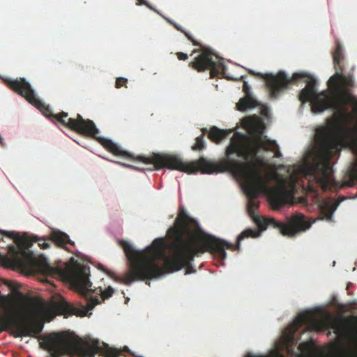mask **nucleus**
Here are the masks:
<instances>
[{
    "label": "nucleus",
    "instance_id": "f257e3e1",
    "mask_svg": "<svg viewBox=\"0 0 357 357\" xmlns=\"http://www.w3.org/2000/svg\"><path fill=\"white\" fill-rule=\"evenodd\" d=\"M255 220L260 230L245 229L238 236L235 245L213 236L203 238L201 244L197 245L190 238L192 230L198 227L197 222L183 208H180L175 225L167 230V235L173 240L170 244L171 255H166L162 238H155L152 246L143 250H135L128 242L120 240L119 245L123 249L129 266L128 271L122 277H116L115 281L130 285L136 281L156 278L165 272L173 273L183 268H185L186 274L194 273L195 270L191 263L197 255L209 252L224 260L227 258L226 249L239 250L241 241L259 236L261 231L268 227L278 229L280 234L288 237L297 234V215L289 218L287 222L260 216Z\"/></svg>",
    "mask_w": 357,
    "mask_h": 357
},
{
    "label": "nucleus",
    "instance_id": "f03ea898",
    "mask_svg": "<svg viewBox=\"0 0 357 357\" xmlns=\"http://www.w3.org/2000/svg\"><path fill=\"white\" fill-rule=\"evenodd\" d=\"M4 234L12 238L17 245L8 247V253L13 263L17 266L29 269L33 272L54 278H61L71 284L79 294L86 298V307H79L67 302L63 298L53 301L47 305L43 299L38 297H29L20 292V285L16 282L5 280L3 284L9 289L11 294L22 300L20 305V319L16 323L18 337H36L44 327V319L50 317L51 320L56 315H70L84 317L88 311L100 303L97 297H92L89 293L100 294L103 301L112 296L114 289L108 287L104 291L101 287L92 289V283L89 280L90 268L87 266H52L46 259H36L33 253L26 250L29 245L27 239L15 232L6 231Z\"/></svg>",
    "mask_w": 357,
    "mask_h": 357
},
{
    "label": "nucleus",
    "instance_id": "7ed1b4c3",
    "mask_svg": "<svg viewBox=\"0 0 357 357\" xmlns=\"http://www.w3.org/2000/svg\"><path fill=\"white\" fill-rule=\"evenodd\" d=\"M261 149L273 151L275 158L282 156L276 142L267 139L261 130L256 131L252 137L236 132L226 149L227 158L224 166L234 176L243 181L245 192L250 199L248 203L250 213H253L258 207V204L253 199L268 190V178L263 174L266 163L262 157L258 155ZM268 191L270 201L275 210L287 204L292 196L284 178L279 179L277 188L268 189Z\"/></svg>",
    "mask_w": 357,
    "mask_h": 357
},
{
    "label": "nucleus",
    "instance_id": "20e7f679",
    "mask_svg": "<svg viewBox=\"0 0 357 357\" xmlns=\"http://www.w3.org/2000/svg\"><path fill=\"white\" fill-rule=\"evenodd\" d=\"M5 84L13 91L24 97L30 104L38 109L45 116L51 119L54 123H59L81 135L96 139L107 151L115 155L121 156L132 160L142 162L144 164L153 165V153L149 156L138 155L135 158L132 155L123 151L112 140L105 138L98 137L99 133L93 121L84 119L79 114L77 117L68 118V114L61 112L54 114L50 107L38 99L31 84L22 77L16 79H6Z\"/></svg>",
    "mask_w": 357,
    "mask_h": 357
},
{
    "label": "nucleus",
    "instance_id": "39448f33",
    "mask_svg": "<svg viewBox=\"0 0 357 357\" xmlns=\"http://www.w3.org/2000/svg\"><path fill=\"white\" fill-rule=\"evenodd\" d=\"M315 132L316 146L311 152L312 162L305 165V177L310 183H317L324 192L335 191L338 183L334 179L331 163L341 150L336 137V125L331 121L318 127Z\"/></svg>",
    "mask_w": 357,
    "mask_h": 357
},
{
    "label": "nucleus",
    "instance_id": "423d86ee",
    "mask_svg": "<svg viewBox=\"0 0 357 357\" xmlns=\"http://www.w3.org/2000/svg\"><path fill=\"white\" fill-rule=\"evenodd\" d=\"M40 347L47 350L52 357H62L64 355L70 357H94L96 354L103 357H119L123 352L131 354L127 346L116 349L106 344L102 348L97 340L82 339L67 332L49 334L43 337ZM132 355L134 356V354L132 353Z\"/></svg>",
    "mask_w": 357,
    "mask_h": 357
},
{
    "label": "nucleus",
    "instance_id": "0eeeda50",
    "mask_svg": "<svg viewBox=\"0 0 357 357\" xmlns=\"http://www.w3.org/2000/svg\"><path fill=\"white\" fill-rule=\"evenodd\" d=\"M257 75L265 80L266 86L273 98H277L289 84L305 78L306 86L301 91L299 100L302 103L310 102L312 110L314 112H322L328 108L332 109L331 95L327 91L317 93V80L312 75L303 73H295L291 77H289L283 71H280L276 75L261 73Z\"/></svg>",
    "mask_w": 357,
    "mask_h": 357
},
{
    "label": "nucleus",
    "instance_id": "6e6552de",
    "mask_svg": "<svg viewBox=\"0 0 357 357\" xmlns=\"http://www.w3.org/2000/svg\"><path fill=\"white\" fill-rule=\"evenodd\" d=\"M344 55L342 47L339 43H336L335 50L333 54V59L335 73L327 82L328 86L333 91L331 95L332 109L337 112L340 115L347 114V105L354 106V111L357 112V99L353 96L348 87L354 86V82L351 75L346 76L343 74Z\"/></svg>",
    "mask_w": 357,
    "mask_h": 357
},
{
    "label": "nucleus",
    "instance_id": "1a4fd4ad",
    "mask_svg": "<svg viewBox=\"0 0 357 357\" xmlns=\"http://www.w3.org/2000/svg\"><path fill=\"white\" fill-rule=\"evenodd\" d=\"M303 325H306L311 331H321V324L314 318V314L309 311L303 312L298 314L293 323L283 332L284 340L287 344L296 343L295 333Z\"/></svg>",
    "mask_w": 357,
    "mask_h": 357
},
{
    "label": "nucleus",
    "instance_id": "9d476101",
    "mask_svg": "<svg viewBox=\"0 0 357 357\" xmlns=\"http://www.w3.org/2000/svg\"><path fill=\"white\" fill-rule=\"evenodd\" d=\"M188 66L199 73L210 70L211 78L215 77L218 73V70L216 69L218 64L213 60V54L206 48L195 56L194 60L189 63Z\"/></svg>",
    "mask_w": 357,
    "mask_h": 357
},
{
    "label": "nucleus",
    "instance_id": "9b49d317",
    "mask_svg": "<svg viewBox=\"0 0 357 357\" xmlns=\"http://www.w3.org/2000/svg\"><path fill=\"white\" fill-rule=\"evenodd\" d=\"M203 135L208 134V137L213 142L218 144L223 139L227 137V136L232 132L231 130H222L220 129L216 126H213L210 128L209 131L206 128L202 130Z\"/></svg>",
    "mask_w": 357,
    "mask_h": 357
},
{
    "label": "nucleus",
    "instance_id": "f8f14e48",
    "mask_svg": "<svg viewBox=\"0 0 357 357\" xmlns=\"http://www.w3.org/2000/svg\"><path fill=\"white\" fill-rule=\"evenodd\" d=\"M50 240L55 243L56 245L68 250L66 247L67 244L75 245V242L70 239L69 236L60 230H53L50 233Z\"/></svg>",
    "mask_w": 357,
    "mask_h": 357
},
{
    "label": "nucleus",
    "instance_id": "ddd939ff",
    "mask_svg": "<svg viewBox=\"0 0 357 357\" xmlns=\"http://www.w3.org/2000/svg\"><path fill=\"white\" fill-rule=\"evenodd\" d=\"M257 105V101L252 96H245L239 100L236 107L239 111H245L247 109L254 108Z\"/></svg>",
    "mask_w": 357,
    "mask_h": 357
},
{
    "label": "nucleus",
    "instance_id": "4468645a",
    "mask_svg": "<svg viewBox=\"0 0 357 357\" xmlns=\"http://www.w3.org/2000/svg\"><path fill=\"white\" fill-rule=\"evenodd\" d=\"M169 22L171 24H172L174 26V27L175 29H176V30L183 33L188 38V39L192 42L193 45L202 47V44L199 42H198L197 40H196L189 32L184 30L181 26H180L179 24L174 22H172V21H169Z\"/></svg>",
    "mask_w": 357,
    "mask_h": 357
},
{
    "label": "nucleus",
    "instance_id": "2eb2a0df",
    "mask_svg": "<svg viewBox=\"0 0 357 357\" xmlns=\"http://www.w3.org/2000/svg\"><path fill=\"white\" fill-rule=\"evenodd\" d=\"M339 202L331 204L328 202H325L321 207V211L325 214L326 218H331L333 212L335 211Z\"/></svg>",
    "mask_w": 357,
    "mask_h": 357
},
{
    "label": "nucleus",
    "instance_id": "dca6fc26",
    "mask_svg": "<svg viewBox=\"0 0 357 357\" xmlns=\"http://www.w3.org/2000/svg\"><path fill=\"white\" fill-rule=\"evenodd\" d=\"M191 148L195 151H200L206 148V143L203 135L195 138V142Z\"/></svg>",
    "mask_w": 357,
    "mask_h": 357
},
{
    "label": "nucleus",
    "instance_id": "f3484780",
    "mask_svg": "<svg viewBox=\"0 0 357 357\" xmlns=\"http://www.w3.org/2000/svg\"><path fill=\"white\" fill-rule=\"evenodd\" d=\"M245 357H285L281 352L276 349H273L267 356H256L248 353Z\"/></svg>",
    "mask_w": 357,
    "mask_h": 357
},
{
    "label": "nucleus",
    "instance_id": "a211bd4d",
    "mask_svg": "<svg viewBox=\"0 0 357 357\" xmlns=\"http://www.w3.org/2000/svg\"><path fill=\"white\" fill-rule=\"evenodd\" d=\"M298 349L302 354L308 355L312 351V344L309 342L301 343L298 346Z\"/></svg>",
    "mask_w": 357,
    "mask_h": 357
},
{
    "label": "nucleus",
    "instance_id": "6ab92c4d",
    "mask_svg": "<svg viewBox=\"0 0 357 357\" xmlns=\"http://www.w3.org/2000/svg\"><path fill=\"white\" fill-rule=\"evenodd\" d=\"M33 242H37L38 245L42 249H47V248H50L49 243L45 242V241L44 239L39 238L37 236H35V237L33 238Z\"/></svg>",
    "mask_w": 357,
    "mask_h": 357
},
{
    "label": "nucleus",
    "instance_id": "aec40b11",
    "mask_svg": "<svg viewBox=\"0 0 357 357\" xmlns=\"http://www.w3.org/2000/svg\"><path fill=\"white\" fill-rule=\"evenodd\" d=\"M128 79L124 77H118L116 79L115 86L117 89H119L123 86H126V83Z\"/></svg>",
    "mask_w": 357,
    "mask_h": 357
},
{
    "label": "nucleus",
    "instance_id": "412c9836",
    "mask_svg": "<svg viewBox=\"0 0 357 357\" xmlns=\"http://www.w3.org/2000/svg\"><path fill=\"white\" fill-rule=\"evenodd\" d=\"M243 91L245 93V96H252L251 95V87L249 86L247 82H243Z\"/></svg>",
    "mask_w": 357,
    "mask_h": 357
},
{
    "label": "nucleus",
    "instance_id": "4be33fe9",
    "mask_svg": "<svg viewBox=\"0 0 357 357\" xmlns=\"http://www.w3.org/2000/svg\"><path fill=\"white\" fill-rule=\"evenodd\" d=\"M137 1H138L137 3V6L145 5L149 8L155 11V10L146 0H137Z\"/></svg>",
    "mask_w": 357,
    "mask_h": 357
},
{
    "label": "nucleus",
    "instance_id": "5701e85b",
    "mask_svg": "<svg viewBox=\"0 0 357 357\" xmlns=\"http://www.w3.org/2000/svg\"><path fill=\"white\" fill-rule=\"evenodd\" d=\"M332 328L335 329V333L340 335L342 332V328L338 324H333Z\"/></svg>",
    "mask_w": 357,
    "mask_h": 357
},
{
    "label": "nucleus",
    "instance_id": "b1692460",
    "mask_svg": "<svg viewBox=\"0 0 357 357\" xmlns=\"http://www.w3.org/2000/svg\"><path fill=\"white\" fill-rule=\"evenodd\" d=\"M176 56L178 59L185 61L188 59V56L185 53L183 52H177Z\"/></svg>",
    "mask_w": 357,
    "mask_h": 357
},
{
    "label": "nucleus",
    "instance_id": "393cba45",
    "mask_svg": "<svg viewBox=\"0 0 357 357\" xmlns=\"http://www.w3.org/2000/svg\"><path fill=\"white\" fill-rule=\"evenodd\" d=\"M0 146L2 147H6V146L3 141V139L1 137V135H0Z\"/></svg>",
    "mask_w": 357,
    "mask_h": 357
},
{
    "label": "nucleus",
    "instance_id": "a878e982",
    "mask_svg": "<svg viewBox=\"0 0 357 357\" xmlns=\"http://www.w3.org/2000/svg\"><path fill=\"white\" fill-rule=\"evenodd\" d=\"M197 52H199V50H194L192 52L191 55H192V54H195V53H197Z\"/></svg>",
    "mask_w": 357,
    "mask_h": 357
},
{
    "label": "nucleus",
    "instance_id": "bb28decb",
    "mask_svg": "<svg viewBox=\"0 0 357 357\" xmlns=\"http://www.w3.org/2000/svg\"><path fill=\"white\" fill-rule=\"evenodd\" d=\"M309 190L311 191H314L313 187L312 185H309Z\"/></svg>",
    "mask_w": 357,
    "mask_h": 357
},
{
    "label": "nucleus",
    "instance_id": "cd10ccee",
    "mask_svg": "<svg viewBox=\"0 0 357 357\" xmlns=\"http://www.w3.org/2000/svg\"><path fill=\"white\" fill-rule=\"evenodd\" d=\"M287 351H288L289 354L293 353V351L289 349H287Z\"/></svg>",
    "mask_w": 357,
    "mask_h": 357
}]
</instances>
